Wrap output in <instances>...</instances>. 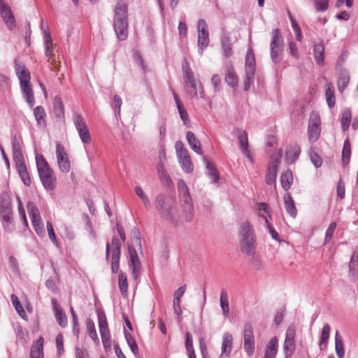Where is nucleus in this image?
Here are the masks:
<instances>
[{"mask_svg": "<svg viewBox=\"0 0 358 358\" xmlns=\"http://www.w3.org/2000/svg\"><path fill=\"white\" fill-rule=\"evenodd\" d=\"M86 326H87V329L89 336L94 341V343H98L99 338H98V336H97V334L96 331V329H95L94 322L92 320H88L87 321Z\"/></svg>", "mask_w": 358, "mask_h": 358, "instance_id": "53", "label": "nucleus"}, {"mask_svg": "<svg viewBox=\"0 0 358 358\" xmlns=\"http://www.w3.org/2000/svg\"><path fill=\"white\" fill-rule=\"evenodd\" d=\"M278 348V340L273 337L265 348L264 358H275Z\"/></svg>", "mask_w": 358, "mask_h": 358, "instance_id": "27", "label": "nucleus"}, {"mask_svg": "<svg viewBox=\"0 0 358 358\" xmlns=\"http://www.w3.org/2000/svg\"><path fill=\"white\" fill-rule=\"evenodd\" d=\"M178 113L180 115V117L181 120L183 122V124L186 127H189L190 125V120L189 119L188 113L183 106H180V108H178Z\"/></svg>", "mask_w": 358, "mask_h": 358, "instance_id": "58", "label": "nucleus"}, {"mask_svg": "<svg viewBox=\"0 0 358 358\" xmlns=\"http://www.w3.org/2000/svg\"><path fill=\"white\" fill-rule=\"evenodd\" d=\"M350 81V77L348 76H342L339 78L338 81V88L340 92H343Z\"/></svg>", "mask_w": 358, "mask_h": 358, "instance_id": "63", "label": "nucleus"}, {"mask_svg": "<svg viewBox=\"0 0 358 358\" xmlns=\"http://www.w3.org/2000/svg\"><path fill=\"white\" fill-rule=\"evenodd\" d=\"M13 160L15 162L16 167L25 164L22 150H12Z\"/></svg>", "mask_w": 358, "mask_h": 358, "instance_id": "56", "label": "nucleus"}, {"mask_svg": "<svg viewBox=\"0 0 358 358\" xmlns=\"http://www.w3.org/2000/svg\"><path fill=\"white\" fill-rule=\"evenodd\" d=\"M179 196L189 193V188L182 179H180L177 183Z\"/></svg>", "mask_w": 358, "mask_h": 358, "instance_id": "64", "label": "nucleus"}, {"mask_svg": "<svg viewBox=\"0 0 358 358\" xmlns=\"http://www.w3.org/2000/svg\"><path fill=\"white\" fill-rule=\"evenodd\" d=\"M127 4L122 0L119 1L114 9L113 27L117 38L124 41L128 36Z\"/></svg>", "mask_w": 358, "mask_h": 358, "instance_id": "1", "label": "nucleus"}, {"mask_svg": "<svg viewBox=\"0 0 358 358\" xmlns=\"http://www.w3.org/2000/svg\"><path fill=\"white\" fill-rule=\"evenodd\" d=\"M124 336L128 345L133 354L136 356L138 354V348L132 335L124 331Z\"/></svg>", "mask_w": 358, "mask_h": 358, "instance_id": "50", "label": "nucleus"}, {"mask_svg": "<svg viewBox=\"0 0 358 358\" xmlns=\"http://www.w3.org/2000/svg\"><path fill=\"white\" fill-rule=\"evenodd\" d=\"M27 208L31 221L41 219L40 212L34 202L29 201L27 204Z\"/></svg>", "mask_w": 358, "mask_h": 358, "instance_id": "48", "label": "nucleus"}, {"mask_svg": "<svg viewBox=\"0 0 358 358\" xmlns=\"http://www.w3.org/2000/svg\"><path fill=\"white\" fill-rule=\"evenodd\" d=\"M70 310H71V313L72 315V319H73V333L77 338H78V336H79L78 319V317H77L73 307H71Z\"/></svg>", "mask_w": 358, "mask_h": 358, "instance_id": "57", "label": "nucleus"}, {"mask_svg": "<svg viewBox=\"0 0 358 358\" xmlns=\"http://www.w3.org/2000/svg\"><path fill=\"white\" fill-rule=\"evenodd\" d=\"M36 162L40 180L44 188L48 191L55 187L56 179L53 171L42 155H36Z\"/></svg>", "mask_w": 358, "mask_h": 358, "instance_id": "3", "label": "nucleus"}, {"mask_svg": "<svg viewBox=\"0 0 358 358\" xmlns=\"http://www.w3.org/2000/svg\"><path fill=\"white\" fill-rule=\"evenodd\" d=\"M157 171L161 181L164 182H169L170 181V177L166 171L164 165L162 162H159L158 164Z\"/></svg>", "mask_w": 358, "mask_h": 358, "instance_id": "55", "label": "nucleus"}, {"mask_svg": "<svg viewBox=\"0 0 358 358\" xmlns=\"http://www.w3.org/2000/svg\"><path fill=\"white\" fill-rule=\"evenodd\" d=\"M325 96L328 106L330 108H334L335 106V95L334 86L331 83L327 84Z\"/></svg>", "mask_w": 358, "mask_h": 358, "instance_id": "46", "label": "nucleus"}, {"mask_svg": "<svg viewBox=\"0 0 358 358\" xmlns=\"http://www.w3.org/2000/svg\"><path fill=\"white\" fill-rule=\"evenodd\" d=\"M284 205L287 213L293 218L297 216V210L295 206V202L289 192L284 195Z\"/></svg>", "mask_w": 358, "mask_h": 358, "instance_id": "26", "label": "nucleus"}, {"mask_svg": "<svg viewBox=\"0 0 358 358\" xmlns=\"http://www.w3.org/2000/svg\"><path fill=\"white\" fill-rule=\"evenodd\" d=\"M336 228V223L331 222L326 231L324 243H327L331 241V239L333 236V234L335 231Z\"/></svg>", "mask_w": 358, "mask_h": 358, "instance_id": "61", "label": "nucleus"}, {"mask_svg": "<svg viewBox=\"0 0 358 358\" xmlns=\"http://www.w3.org/2000/svg\"><path fill=\"white\" fill-rule=\"evenodd\" d=\"M177 157L182 169L185 172L190 173L193 171L194 166L192 162L189 152L185 154H180V155Z\"/></svg>", "mask_w": 358, "mask_h": 358, "instance_id": "29", "label": "nucleus"}, {"mask_svg": "<svg viewBox=\"0 0 358 358\" xmlns=\"http://www.w3.org/2000/svg\"><path fill=\"white\" fill-rule=\"evenodd\" d=\"M34 115L38 127L45 128L46 127V113L44 108L41 106H36L34 109Z\"/></svg>", "mask_w": 358, "mask_h": 358, "instance_id": "33", "label": "nucleus"}, {"mask_svg": "<svg viewBox=\"0 0 358 358\" xmlns=\"http://www.w3.org/2000/svg\"><path fill=\"white\" fill-rule=\"evenodd\" d=\"M243 341H255L253 328L250 323L244 325Z\"/></svg>", "mask_w": 358, "mask_h": 358, "instance_id": "52", "label": "nucleus"}, {"mask_svg": "<svg viewBox=\"0 0 358 358\" xmlns=\"http://www.w3.org/2000/svg\"><path fill=\"white\" fill-rule=\"evenodd\" d=\"M185 83V88L187 94L193 97L197 94V89L201 86V83L197 82L194 76L183 78Z\"/></svg>", "mask_w": 358, "mask_h": 358, "instance_id": "22", "label": "nucleus"}, {"mask_svg": "<svg viewBox=\"0 0 358 358\" xmlns=\"http://www.w3.org/2000/svg\"><path fill=\"white\" fill-rule=\"evenodd\" d=\"M128 252L129 256V266L132 269V276L134 280H136L140 273L141 262L137 252L132 245L128 246Z\"/></svg>", "mask_w": 358, "mask_h": 358, "instance_id": "13", "label": "nucleus"}, {"mask_svg": "<svg viewBox=\"0 0 358 358\" xmlns=\"http://www.w3.org/2000/svg\"><path fill=\"white\" fill-rule=\"evenodd\" d=\"M10 298H11L13 305L14 306L17 313L20 315V316L22 318L25 319V317H27V314L22 306L20 301H19L17 296L15 294H12Z\"/></svg>", "mask_w": 358, "mask_h": 358, "instance_id": "49", "label": "nucleus"}, {"mask_svg": "<svg viewBox=\"0 0 358 358\" xmlns=\"http://www.w3.org/2000/svg\"><path fill=\"white\" fill-rule=\"evenodd\" d=\"M255 64L254 52L250 48L247 51L245 62V79L243 85L245 91L249 90L251 85L254 82L256 69Z\"/></svg>", "mask_w": 358, "mask_h": 358, "instance_id": "6", "label": "nucleus"}, {"mask_svg": "<svg viewBox=\"0 0 358 358\" xmlns=\"http://www.w3.org/2000/svg\"><path fill=\"white\" fill-rule=\"evenodd\" d=\"M314 58L316 63L319 65L324 64V46L322 43L316 44L314 47Z\"/></svg>", "mask_w": 358, "mask_h": 358, "instance_id": "41", "label": "nucleus"}, {"mask_svg": "<svg viewBox=\"0 0 358 358\" xmlns=\"http://www.w3.org/2000/svg\"><path fill=\"white\" fill-rule=\"evenodd\" d=\"M186 290V285H182L176 289L173 294V309L174 313L178 315H181L182 311L180 306L181 297Z\"/></svg>", "mask_w": 358, "mask_h": 358, "instance_id": "24", "label": "nucleus"}, {"mask_svg": "<svg viewBox=\"0 0 358 358\" xmlns=\"http://www.w3.org/2000/svg\"><path fill=\"white\" fill-rule=\"evenodd\" d=\"M186 138L191 149L199 155H203V150L200 141L196 138L194 134L192 131H187Z\"/></svg>", "mask_w": 358, "mask_h": 358, "instance_id": "30", "label": "nucleus"}, {"mask_svg": "<svg viewBox=\"0 0 358 358\" xmlns=\"http://www.w3.org/2000/svg\"><path fill=\"white\" fill-rule=\"evenodd\" d=\"M121 246V241L117 237H113L112 238L111 244L109 242H107L106 245V262L109 261L110 252L111 251V270L114 273L119 272Z\"/></svg>", "mask_w": 358, "mask_h": 358, "instance_id": "4", "label": "nucleus"}, {"mask_svg": "<svg viewBox=\"0 0 358 358\" xmlns=\"http://www.w3.org/2000/svg\"><path fill=\"white\" fill-rule=\"evenodd\" d=\"M293 182V174L292 172L287 169L284 171L280 176V183L282 187L287 191Z\"/></svg>", "mask_w": 358, "mask_h": 358, "instance_id": "39", "label": "nucleus"}, {"mask_svg": "<svg viewBox=\"0 0 358 358\" xmlns=\"http://www.w3.org/2000/svg\"><path fill=\"white\" fill-rule=\"evenodd\" d=\"M118 286L120 290L122 293V295L125 297L127 296V290H128V282L127 278L125 273L122 271L119 272L118 275Z\"/></svg>", "mask_w": 358, "mask_h": 358, "instance_id": "45", "label": "nucleus"}, {"mask_svg": "<svg viewBox=\"0 0 358 358\" xmlns=\"http://www.w3.org/2000/svg\"><path fill=\"white\" fill-rule=\"evenodd\" d=\"M20 85L24 99H25L26 102L29 106V107L33 108L35 103V99L30 82H23Z\"/></svg>", "mask_w": 358, "mask_h": 358, "instance_id": "23", "label": "nucleus"}, {"mask_svg": "<svg viewBox=\"0 0 358 358\" xmlns=\"http://www.w3.org/2000/svg\"><path fill=\"white\" fill-rule=\"evenodd\" d=\"M351 156V147L349 138H346L342 150V164L345 167L348 165Z\"/></svg>", "mask_w": 358, "mask_h": 358, "instance_id": "42", "label": "nucleus"}, {"mask_svg": "<svg viewBox=\"0 0 358 358\" xmlns=\"http://www.w3.org/2000/svg\"><path fill=\"white\" fill-rule=\"evenodd\" d=\"M98 320H99V328L101 334V337L102 339V342L103 343L109 341L110 340V332L108 327V323L106 320V317L103 313H98Z\"/></svg>", "mask_w": 358, "mask_h": 358, "instance_id": "18", "label": "nucleus"}, {"mask_svg": "<svg viewBox=\"0 0 358 358\" xmlns=\"http://www.w3.org/2000/svg\"><path fill=\"white\" fill-rule=\"evenodd\" d=\"M236 132L238 134L237 138L239 142L240 149L244 154V155L250 160L251 163H253L252 157L249 150V143L248 134L245 131L241 129H237Z\"/></svg>", "mask_w": 358, "mask_h": 358, "instance_id": "16", "label": "nucleus"}, {"mask_svg": "<svg viewBox=\"0 0 358 358\" xmlns=\"http://www.w3.org/2000/svg\"><path fill=\"white\" fill-rule=\"evenodd\" d=\"M279 164V158L271 159L270 164L268 166L265 178V181L267 185L275 184V179Z\"/></svg>", "mask_w": 358, "mask_h": 358, "instance_id": "17", "label": "nucleus"}, {"mask_svg": "<svg viewBox=\"0 0 358 358\" xmlns=\"http://www.w3.org/2000/svg\"><path fill=\"white\" fill-rule=\"evenodd\" d=\"M136 194L141 199L144 206L148 209L150 207V201L148 196L145 194L141 187L136 186L134 188Z\"/></svg>", "mask_w": 358, "mask_h": 358, "instance_id": "51", "label": "nucleus"}, {"mask_svg": "<svg viewBox=\"0 0 358 358\" xmlns=\"http://www.w3.org/2000/svg\"><path fill=\"white\" fill-rule=\"evenodd\" d=\"M240 240L255 238L252 225L248 222H243L240 227Z\"/></svg>", "mask_w": 358, "mask_h": 358, "instance_id": "31", "label": "nucleus"}, {"mask_svg": "<svg viewBox=\"0 0 358 358\" xmlns=\"http://www.w3.org/2000/svg\"><path fill=\"white\" fill-rule=\"evenodd\" d=\"M240 245L243 253L247 255H254L256 249L255 238L249 239H241Z\"/></svg>", "mask_w": 358, "mask_h": 358, "instance_id": "28", "label": "nucleus"}, {"mask_svg": "<svg viewBox=\"0 0 358 358\" xmlns=\"http://www.w3.org/2000/svg\"><path fill=\"white\" fill-rule=\"evenodd\" d=\"M52 304L53 306V310L55 317L57 320V323L62 327H66L68 324V320L66 314L63 312L60 306L57 303L55 299H52Z\"/></svg>", "mask_w": 358, "mask_h": 358, "instance_id": "21", "label": "nucleus"}, {"mask_svg": "<svg viewBox=\"0 0 358 358\" xmlns=\"http://www.w3.org/2000/svg\"><path fill=\"white\" fill-rule=\"evenodd\" d=\"M220 307L225 318L229 316V306L228 300V294L225 289H222L220 293Z\"/></svg>", "mask_w": 358, "mask_h": 358, "instance_id": "40", "label": "nucleus"}, {"mask_svg": "<svg viewBox=\"0 0 358 358\" xmlns=\"http://www.w3.org/2000/svg\"><path fill=\"white\" fill-rule=\"evenodd\" d=\"M224 80L230 87H234L238 85V78L232 66L227 68Z\"/></svg>", "mask_w": 358, "mask_h": 358, "instance_id": "38", "label": "nucleus"}, {"mask_svg": "<svg viewBox=\"0 0 358 358\" xmlns=\"http://www.w3.org/2000/svg\"><path fill=\"white\" fill-rule=\"evenodd\" d=\"M55 342H56L57 349L58 351V355H59V356H61L64 352V338H63V336L62 334H59L57 336Z\"/></svg>", "mask_w": 358, "mask_h": 358, "instance_id": "62", "label": "nucleus"}, {"mask_svg": "<svg viewBox=\"0 0 358 358\" xmlns=\"http://www.w3.org/2000/svg\"><path fill=\"white\" fill-rule=\"evenodd\" d=\"M198 27V47L200 55L203 54V49L209 44V34L206 21L200 19L197 22Z\"/></svg>", "mask_w": 358, "mask_h": 358, "instance_id": "10", "label": "nucleus"}, {"mask_svg": "<svg viewBox=\"0 0 358 358\" xmlns=\"http://www.w3.org/2000/svg\"><path fill=\"white\" fill-rule=\"evenodd\" d=\"M73 121L81 141L85 144L89 143L92 138L83 117L78 113H74Z\"/></svg>", "mask_w": 358, "mask_h": 358, "instance_id": "8", "label": "nucleus"}, {"mask_svg": "<svg viewBox=\"0 0 358 358\" xmlns=\"http://www.w3.org/2000/svg\"><path fill=\"white\" fill-rule=\"evenodd\" d=\"M16 169L23 183L27 186H30L31 183V180L26 164L17 166Z\"/></svg>", "mask_w": 358, "mask_h": 358, "instance_id": "47", "label": "nucleus"}, {"mask_svg": "<svg viewBox=\"0 0 358 358\" xmlns=\"http://www.w3.org/2000/svg\"><path fill=\"white\" fill-rule=\"evenodd\" d=\"M320 117L317 113H311L308 127V139L310 143H315L320 137L321 132Z\"/></svg>", "mask_w": 358, "mask_h": 358, "instance_id": "9", "label": "nucleus"}, {"mask_svg": "<svg viewBox=\"0 0 358 358\" xmlns=\"http://www.w3.org/2000/svg\"><path fill=\"white\" fill-rule=\"evenodd\" d=\"M352 120V113L351 110L349 108H345L342 111L341 117V124L343 131H346L351 122Z\"/></svg>", "mask_w": 358, "mask_h": 358, "instance_id": "43", "label": "nucleus"}, {"mask_svg": "<svg viewBox=\"0 0 358 358\" xmlns=\"http://www.w3.org/2000/svg\"><path fill=\"white\" fill-rule=\"evenodd\" d=\"M233 336L229 332H225L222 337L221 347V358L228 357L232 350Z\"/></svg>", "mask_w": 358, "mask_h": 358, "instance_id": "20", "label": "nucleus"}, {"mask_svg": "<svg viewBox=\"0 0 358 358\" xmlns=\"http://www.w3.org/2000/svg\"><path fill=\"white\" fill-rule=\"evenodd\" d=\"M53 113L55 118L58 120H62L64 118V106L62 99L57 96L53 101Z\"/></svg>", "mask_w": 358, "mask_h": 358, "instance_id": "32", "label": "nucleus"}, {"mask_svg": "<svg viewBox=\"0 0 358 358\" xmlns=\"http://www.w3.org/2000/svg\"><path fill=\"white\" fill-rule=\"evenodd\" d=\"M270 55L272 61L277 64L280 61V54L283 51L284 40L279 29H274L271 32Z\"/></svg>", "mask_w": 358, "mask_h": 358, "instance_id": "5", "label": "nucleus"}, {"mask_svg": "<svg viewBox=\"0 0 358 358\" xmlns=\"http://www.w3.org/2000/svg\"><path fill=\"white\" fill-rule=\"evenodd\" d=\"M301 149L299 145H294L286 151L285 161L287 164H294L299 158Z\"/></svg>", "mask_w": 358, "mask_h": 358, "instance_id": "36", "label": "nucleus"}, {"mask_svg": "<svg viewBox=\"0 0 358 358\" xmlns=\"http://www.w3.org/2000/svg\"><path fill=\"white\" fill-rule=\"evenodd\" d=\"M185 348L187 353L194 352L193 339L189 332L185 334Z\"/></svg>", "mask_w": 358, "mask_h": 358, "instance_id": "60", "label": "nucleus"}, {"mask_svg": "<svg viewBox=\"0 0 358 358\" xmlns=\"http://www.w3.org/2000/svg\"><path fill=\"white\" fill-rule=\"evenodd\" d=\"M155 207L162 219L171 224L177 222L176 210L166 194H159L155 197Z\"/></svg>", "mask_w": 358, "mask_h": 358, "instance_id": "2", "label": "nucleus"}, {"mask_svg": "<svg viewBox=\"0 0 358 358\" xmlns=\"http://www.w3.org/2000/svg\"><path fill=\"white\" fill-rule=\"evenodd\" d=\"M331 327L328 324H325L321 331L319 342V348L320 350L325 349L328 344L330 336Z\"/></svg>", "mask_w": 358, "mask_h": 358, "instance_id": "35", "label": "nucleus"}, {"mask_svg": "<svg viewBox=\"0 0 358 358\" xmlns=\"http://www.w3.org/2000/svg\"><path fill=\"white\" fill-rule=\"evenodd\" d=\"M0 13L9 29L11 30L15 27V20L13 14L3 0H0Z\"/></svg>", "mask_w": 358, "mask_h": 358, "instance_id": "14", "label": "nucleus"}, {"mask_svg": "<svg viewBox=\"0 0 358 358\" xmlns=\"http://www.w3.org/2000/svg\"><path fill=\"white\" fill-rule=\"evenodd\" d=\"M221 43L224 55L226 57H231L232 55V43L227 34L224 33L222 35Z\"/></svg>", "mask_w": 358, "mask_h": 358, "instance_id": "37", "label": "nucleus"}, {"mask_svg": "<svg viewBox=\"0 0 358 358\" xmlns=\"http://www.w3.org/2000/svg\"><path fill=\"white\" fill-rule=\"evenodd\" d=\"M56 156L60 171L63 173H69L71 169L70 161L64 147L60 143H57Z\"/></svg>", "mask_w": 358, "mask_h": 358, "instance_id": "12", "label": "nucleus"}, {"mask_svg": "<svg viewBox=\"0 0 358 358\" xmlns=\"http://www.w3.org/2000/svg\"><path fill=\"white\" fill-rule=\"evenodd\" d=\"M33 227L36 231V233L41 237L44 236L45 235V229L44 225L41 220V219L34 220L31 221Z\"/></svg>", "mask_w": 358, "mask_h": 358, "instance_id": "54", "label": "nucleus"}, {"mask_svg": "<svg viewBox=\"0 0 358 358\" xmlns=\"http://www.w3.org/2000/svg\"><path fill=\"white\" fill-rule=\"evenodd\" d=\"M203 160L208 170V175L211 178L212 182L214 183H217L220 180V174L216 167L213 164L210 163L206 157H203Z\"/></svg>", "mask_w": 358, "mask_h": 358, "instance_id": "34", "label": "nucleus"}, {"mask_svg": "<svg viewBox=\"0 0 358 358\" xmlns=\"http://www.w3.org/2000/svg\"><path fill=\"white\" fill-rule=\"evenodd\" d=\"M295 335L296 331L294 326H289L286 331L285 339L283 344V351L285 358L291 357L295 351Z\"/></svg>", "mask_w": 358, "mask_h": 358, "instance_id": "11", "label": "nucleus"}, {"mask_svg": "<svg viewBox=\"0 0 358 358\" xmlns=\"http://www.w3.org/2000/svg\"><path fill=\"white\" fill-rule=\"evenodd\" d=\"M15 70L16 75L20 80V84L24 83H29L31 76L29 71L22 62L18 61L15 62Z\"/></svg>", "mask_w": 358, "mask_h": 358, "instance_id": "19", "label": "nucleus"}, {"mask_svg": "<svg viewBox=\"0 0 358 358\" xmlns=\"http://www.w3.org/2000/svg\"><path fill=\"white\" fill-rule=\"evenodd\" d=\"M184 212V217L187 222H190L194 217V207L189 193L179 196Z\"/></svg>", "mask_w": 358, "mask_h": 358, "instance_id": "15", "label": "nucleus"}, {"mask_svg": "<svg viewBox=\"0 0 358 358\" xmlns=\"http://www.w3.org/2000/svg\"><path fill=\"white\" fill-rule=\"evenodd\" d=\"M44 338L40 336L31 345L30 349V358H43Z\"/></svg>", "mask_w": 358, "mask_h": 358, "instance_id": "25", "label": "nucleus"}, {"mask_svg": "<svg viewBox=\"0 0 358 358\" xmlns=\"http://www.w3.org/2000/svg\"><path fill=\"white\" fill-rule=\"evenodd\" d=\"M314 5L317 11L324 12L327 10L329 6L328 0H314Z\"/></svg>", "mask_w": 358, "mask_h": 358, "instance_id": "59", "label": "nucleus"}, {"mask_svg": "<svg viewBox=\"0 0 358 358\" xmlns=\"http://www.w3.org/2000/svg\"><path fill=\"white\" fill-rule=\"evenodd\" d=\"M0 218L4 229L6 231H13L15 225L13 224L12 206L10 201L3 200L1 202Z\"/></svg>", "mask_w": 358, "mask_h": 358, "instance_id": "7", "label": "nucleus"}, {"mask_svg": "<svg viewBox=\"0 0 358 358\" xmlns=\"http://www.w3.org/2000/svg\"><path fill=\"white\" fill-rule=\"evenodd\" d=\"M335 350L338 358H344V343L338 331L335 334Z\"/></svg>", "mask_w": 358, "mask_h": 358, "instance_id": "44", "label": "nucleus"}]
</instances>
